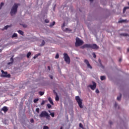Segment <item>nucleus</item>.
I'll return each mask as SVG.
<instances>
[{
    "label": "nucleus",
    "instance_id": "f257e3e1",
    "mask_svg": "<svg viewBox=\"0 0 129 129\" xmlns=\"http://www.w3.org/2000/svg\"><path fill=\"white\" fill-rule=\"evenodd\" d=\"M19 6H20V4H14V5L13 6L10 12V14L12 17H13L14 15H16L17 12H18V8Z\"/></svg>",
    "mask_w": 129,
    "mask_h": 129
},
{
    "label": "nucleus",
    "instance_id": "f03ea898",
    "mask_svg": "<svg viewBox=\"0 0 129 129\" xmlns=\"http://www.w3.org/2000/svg\"><path fill=\"white\" fill-rule=\"evenodd\" d=\"M40 117H46V119H50V115L46 111H43L39 114Z\"/></svg>",
    "mask_w": 129,
    "mask_h": 129
},
{
    "label": "nucleus",
    "instance_id": "7ed1b4c3",
    "mask_svg": "<svg viewBox=\"0 0 129 129\" xmlns=\"http://www.w3.org/2000/svg\"><path fill=\"white\" fill-rule=\"evenodd\" d=\"M83 41L81 40L79 38L77 37L76 38V43H75V46L76 47H79V46H82L84 44Z\"/></svg>",
    "mask_w": 129,
    "mask_h": 129
},
{
    "label": "nucleus",
    "instance_id": "20e7f679",
    "mask_svg": "<svg viewBox=\"0 0 129 129\" xmlns=\"http://www.w3.org/2000/svg\"><path fill=\"white\" fill-rule=\"evenodd\" d=\"M2 74L1 75V77H3L4 78H10L11 75L10 74H8V72H5L3 70H1Z\"/></svg>",
    "mask_w": 129,
    "mask_h": 129
},
{
    "label": "nucleus",
    "instance_id": "39448f33",
    "mask_svg": "<svg viewBox=\"0 0 129 129\" xmlns=\"http://www.w3.org/2000/svg\"><path fill=\"white\" fill-rule=\"evenodd\" d=\"M75 99L77 102H78L79 107H80V108H83V106L82 105V100L80 99V97L79 96H76Z\"/></svg>",
    "mask_w": 129,
    "mask_h": 129
},
{
    "label": "nucleus",
    "instance_id": "423d86ee",
    "mask_svg": "<svg viewBox=\"0 0 129 129\" xmlns=\"http://www.w3.org/2000/svg\"><path fill=\"white\" fill-rule=\"evenodd\" d=\"M63 58L65 61V62L67 63V64H70V57H69V55H68V54L67 53H63Z\"/></svg>",
    "mask_w": 129,
    "mask_h": 129
},
{
    "label": "nucleus",
    "instance_id": "0eeeda50",
    "mask_svg": "<svg viewBox=\"0 0 129 129\" xmlns=\"http://www.w3.org/2000/svg\"><path fill=\"white\" fill-rule=\"evenodd\" d=\"M93 85H90L88 87H90L92 90H94L96 88V83L95 82H92Z\"/></svg>",
    "mask_w": 129,
    "mask_h": 129
},
{
    "label": "nucleus",
    "instance_id": "6e6552de",
    "mask_svg": "<svg viewBox=\"0 0 129 129\" xmlns=\"http://www.w3.org/2000/svg\"><path fill=\"white\" fill-rule=\"evenodd\" d=\"M85 48H91V44H85L81 46V49H85Z\"/></svg>",
    "mask_w": 129,
    "mask_h": 129
},
{
    "label": "nucleus",
    "instance_id": "1a4fd4ad",
    "mask_svg": "<svg viewBox=\"0 0 129 129\" xmlns=\"http://www.w3.org/2000/svg\"><path fill=\"white\" fill-rule=\"evenodd\" d=\"M84 63L86 64L88 68H90V69H92V67L91 66V65H90V63H89V61H88V60L85 59Z\"/></svg>",
    "mask_w": 129,
    "mask_h": 129
},
{
    "label": "nucleus",
    "instance_id": "9d476101",
    "mask_svg": "<svg viewBox=\"0 0 129 129\" xmlns=\"http://www.w3.org/2000/svg\"><path fill=\"white\" fill-rule=\"evenodd\" d=\"M98 48H99L98 46H97L96 44H91V49L97 50V49H98Z\"/></svg>",
    "mask_w": 129,
    "mask_h": 129
},
{
    "label": "nucleus",
    "instance_id": "9b49d317",
    "mask_svg": "<svg viewBox=\"0 0 129 129\" xmlns=\"http://www.w3.org/2000/svg\"><path fill=\"white\" fill-rule=\"evenodd\" d=\"M9 110V108L7 106H4L2 109L1 111H4L5 113H6Z\"/></svg>",
    "mask_w": 129,
    "mask_h": 129
},
{
    "label": "nucleus",
    "instance_id": "f8f14e48",
    "mask_svg": "<svg viewBox=\"0 0 129 129\" xmlns=\"http://www.w3.org/2000/svg\"><path fill=\"white\" fill-rule=\"evenodd\" d=\"M10 62H8V65H11V64H13V63H14V57L13 56L11 57V58H10Z\"/></svg>",
    "mask_w": 129,
    "mask_h": 129
},
{
    "label": "nucleus",
    "instance_id": "ddd939ff",
    "mask_svg": "<svg viewBox=\"0 0 129 129\" xmlns=\"http://www.w3.org/2000/svg\"><path fill=\"white\" fill-rule=\"evenodd\" d=\"M48 101L52 104V105H54V103L53 102V101L52 100V98L51 97L48 98Z\"/></svg>",
    "mask_w": 129,
    "mask_h": 129
},
{
    "label": "nucleus",
    "instance_id": "4468645a",
    "mask_svg": "<svg viewBox=\"0 0 129 129\" xmlns=\"http://www.w3.org/2000/svg\"><path fill=\"white\" fill-rule=\"evenodd\" d=\"M39 56H41V53H38V54H35L33 57V59H36V58H38Z\"/></svg>",
    "mask_w": 129,
    "mask_h": 129
},
{
    "label": "nucleus",
    "instance_id": "2eb2a0df",
    "mask_svg": "<svg viewBox=\"0 0 129 129\" xmlns=\"http://www.w3.org/2000/svg\"><path fill=\"white\" fill-rule=\"evenodd\" d=\"M129 9V7H125L123 9V13L124 14L126 11V10Z\"/></svg>",
    "mask_w": 129,
    "mask_h": 129
},
{
    "label": "nucleus",
    "instance_id": "dca6fc26",
    "mask_svg": "<svg viewBox=\"0 0 129 129\" xmlns=\"http://www.w3.org/2000/svg\"><path fill=\"white\" fill-rule=\"evenodd\" d=\"M18 32L19 33V34H20V35H22V36H24V32H23L22 30H19L18 31Z\"/></svg>",
    "mask_w": 129,
    "mask_h": 129
},
{
    "label": "nucleus",
    "instance_id": "f3484780",
    "mask_svg": "<svg viewBox=\"0 0 129 129\" xmlns=\"http://www.w3.org/2000/svg\"><path fill=\"white\" fill-rule=\"evenodd\" d=\"M18 37V34L17 33H14L13 35L12 36V38H16Z\"/></svg>",
    "mask_w": 129,
    "mask_h": 129
},
{
    "label": "nucleus",
    "instance_id": "a211bd4d",
    "mask_svg": "<svg viewBox=\"0 0 129 129\" xmlns=\"http://www.w3.org/2000/svg\"><path fill=\"white\" fill-rule=\"evenodd\" d=\"M100 79H101V80L102 81H103V80H105V79H106L105 76H101L100 77Z\"/></svg>",
    "mask_w": 129,
    "mask_h": 129
},
{
    "label": "nucleus",
    "instance_id": "6ab92c4d",
    "mask_svg": "<svg viewBox=\"0 0 129 129\" xmlns=\"http://www.w3.org/2000/svg\"><path fill=\"white\" fill-rule=\"evenodd\" d=\"M11 27H12V25H7L4 27V29H5V30H8V28H11Z\"/></svg>",
    "mask_w": 129,
    "mask_h": 129
},
{
    "label": "nucleus",
    "instance_id": "aec40b11",
    "mask_svg": "<svg viewBox=\"0 0 129 129\" xmlns=\"http://www.w3.org/2000/svg\"><path fill=\"white\" fill-rule=\"evenodd\" d=\"M98 61L100 64L101 68H104V67H103V66H102V63H101V60H100V59H99Z\"/></svg>",
    "mask_w": 129,
    "mask_h": 129
},
{
    "label": "nucleus",
    "instance_id": "412c9836",
    "mask_svg": "<svg viewBox=\"0 0 129 129\" xmlns=\"http://www.w3.org/2000/svg\"><path fill=\"white\" fill-rule=\"evenodd\" d=\"M55 100L56 101H59V96L57 94H56Z\"/></svg>",
    "mask_w": 129,
    "mask_h": 129
},
{
    "label": "nucleus",
    "instance_id": "4be33fe9",
    "mask_svg": "<svg viewBox=\"0 0 129 129\" xmlns=\"http://www.w3.org/2000/svg\"><path fill=\"white\" fill-rule=\"evenodd\" d=\"M31 54H32V53H31V52H29L27 54V58H30V56H31Z\"/></svg>",
    "mask_w": 129,
    "mask_h": 129
},
{
    "label": "nucleus",
    "instance_id": "5701e85b",
    "mask_svg": "<svg viewBox=\"0 0 129 129\" xmlns=\"http://www.w3.org/2000/svg\"><path fill=\"white\" fill-rule=\"evenodd\" d=\"M45 45V41L43 40L41 44H40V47H43V46H44Z\"/></svg>",
    "mask_w": 129,
    "mask_h": 129
},
{
    "label": "nucleus",
    "instance_id": "b1692460",
    "mask_svg": "<svg viewBox=\"0 0 129 129\" xmlns=\"http://www.w3.org/2000/svg\"><path fill=\"white\" fill-rule=\"evenodd\" d=\"M126 21H127V20H121L119 21L118 22V23H124V22H126Z\"/></svg>",
    "mask_w": 129,
    "mask_h": 129
},
{
    "label": "nucleus",
    "instance_id": "393cba45",
    "mask_svg": "<svg viewBox=\"0 0 129 129\" xmlns=\"http://www.w3.org/2000/svg\"><path fill=\"white\" fill-rule=\"evenodd\" d=\"M55 21H53L52 23L50 24L49 27H53V26L55 25Z\"/></svg>",
    "mask_w": 129,
    "mask_h": 129
},
{
    "label": "nucleus",
    "instance_id": "a878e982",
    "mask_svg": "<svg viewBox=\"0 0 129 129\" xmlns=\"http://www.w3.org/2000/svg\"><path fill=\"white\" fill-rule=\"evenodd\" d=\"M121 99V94H120V96H118L117 97V100H120Z\"/></svg>",
    "mask_w": 129,
    "mask_h": 129
},
{
    "label": "nucleus",
    "instance_id": "bb28decb",
    "mask_svg": "<svg viewBox=\"0 0 129 129\" xmlns=\"http://www.w3.org/2000/svg\"><path fill=\"white\" fill-rule=\"evenodd\" d=\"M44 92H42V91H40L39 92V94L41 96H42V95H44Z\"/></svg>",
    "mask_w": 129,
    "mask_h": 129
},
{
    "label": "nucleus",
    "instance_id": "cd10ccee",
    "mask_svg": "<svg viewBox=\"0 0 129 129\" xmlns=\"http://www.w3.org/2000/svg\"><path fill=\"white\" fill-rule=\"evenodd\" d=\"M38 101H39V99L37 98V99H34L33 101L34 103H37V102H38Z\"/></svg>",
    "mask_w": 129,
    "mask_h": 129
},
{
    "label": "nucleus",
    "instance_id": "c85d7f7f",
    "mask_svg": "<svg viewBox=\"0 0 129 129\" xmlns=\"http://www.w3.org/2000/svg\"><path fill=\"white\" fill-rule=\"evenodd\" d=\"M50 115L51 116H52V117H54L55 116V113L54 112L50 113Z\"/></svg>",
    "mask_w": 129,
    "mask_h": 129
},
{
    "label": "nucleus",
    "instance_id": "c756f323",
    "mask_svg": "<svg viewBox=\"0 0 129 129\" xmlns=\"http://www.w3.org/2000/svg\"><path fill=\"white\" fill-rule=\"evenodd\" d=\"M79 126L80 127H81V128L84 129V127H83V125H82V123H80Z\"/></svg>",
    "mask_w": 129,
    "mask_h": 129
},
{
    "label": "nucleus",
    "instance_id": "7c9ffc66",
    "mask_svg": "<svg viewBox=\"0 0 129 129\" xmlns=\"http://www.w3.org/2000/svg\"><path fill=\"white\" fill-rule=\"evenodd\" d=\"M35 111H36V112H37V113H39V112H40V109L39 108H37L36 109Z\"/></svg>",
    "mask_w": 129,
    "mask_h": 129
},
{
    "label": "nucleus",
    "instance_id": "2f4dec72",
    "mask_svg": "<svg viewBox=\"0 0 129 129\" xmlns=\"http://www.w3.org/2000/svg\"><path fill=\"white\" fill-rule=\"evenodd\" d=\"M47 106L48 108H51V107H52V106L50 104H47Z\"/></svg>",
    "mask_w": 129,
    "mask_h": 129
},
{
    "label": "nucleus",
    "instance_id": "473e14b6",
    "mask_svg": "<svg viewBox=\"0 0 129 129\" xmlns=\"http://www.w3.org/2000/svg\"><path fill=\"white\" fill-rule=\"evenodd\" d=\"M4 3H1L0 5V10L2 9V7L4 6Z\"/></svg>",
    "mask_w": 129,
    "mask_h": 129
},
{
    "label": "nucleus",
    "instance_id": "72a5a7b5",
    "mask_svg": "<svg viewBox=\"0 0 129 129\" xmlns=\"http://www.w3.org/2000/svg\"><path fill=\"white\" fill-rule=\"evenodd\" d=\"M55 59H58L59 58V54L57 53L55 57Z\"/></svg>",
    "mask_w": 129,
    "mask_h": 129
},
{
    "label": "nucleus",
    "instance_id": "f704fd0d",
    "mask_svg": "<svg viewBox=\"0 0 129 129\" xmlns=\"http://www.w3.org/2000/svg\"><path fill=\"white\" fill-rule=\"evenodd\" d=\"M92 55H93L94 58H96V54H95V53L93 52L92 53Z\"/></svg>",
    "mask_w": 129,
    "mask_h": 129
},
{
    "label": "nucleus",
    "instance_id": "c9c22d12",
    "mask_svg": "<svg viewBox=\"0 0 129 129\" xmlns=\"http://www.w3.org/2000/svg\"><path fill=\"white\" fill-rule=\"evenodd\" d=\"M43 129H49V127L48 126H44Z\"/></svg>",
    "mask_w": 129,
    "mask_h": 129
},
{
    "label": "nucleus",
    "instance_id": "e433bc0d",
    "mask_svg": "<svg viewBox=\"0 0 129 129\" xmlns=\"http://www.w3.org/2000/svg\"><path fill=\"white\" fill-rule=\"evenodd\" d=\"M45 104V101L43 100L41 103V105H44Z\"/></svg>",
    "mask_w": 129,
    "mask_h": 129
},
{
    "label": "nucleus",
    "instance_id": "4c0bfd02",
    "mask_svg": "<svg viewBox=\"0 0 129 129\" xmlns=\"http://www.w3.org/2000/svg\"><path fill=\"white\" fill-rule=\"evenodd\" d=\"M30 122H31V123H34V119H31Z\"/></svg>",
    "mask_w": 129,
    "mask_h": 129
},
{
    "label": "nucleus",
    "instance_id": "58836bf2",
    "mask_svg": "<svg viewBox=\"0 0 129 129\" xmlns=\"http://www.w3.org/2000/svg\"><path fill=\"white\" fill-rule=\"evenodd\" d=\"M116 106H117V103H116V102H115L114 107H115V108H116Z\"/></svg>",
    "mask_w": 129,
    "mask_h": 129
},
{
    "label": "nucleus",
    "instance_id": "ea45409f",
    "mask_svg": "<svg viewBox=\"0 0 129 129\" xmlns=\"http://www.w3.org/2000/svg\"><path fill=\"white\" fill-rule=\"evenodd\" d=\"M45 23H49V20H48V19H45Z\"/></svg>",
    "mask_w": 129,
    "mask_h": 129
},
{
    "label": "nucleus",
    "instance_id": "a19ab883",
    "mask_svg": "<svg viewBox=\"0 0 129 129\" xmlns=\"http://www.w3.org/2000/svg\"><path fill=\"white\" fill-rule=\"evenodd\" d=\"M96 93H99V90H98V89H96Z\"/></svg>",
    "mask_w": 129,
    "mask_h": 129
},
{
    "label": "nucleus",
    "instance_id": "79ce46f5",
    "mask_svg": "<svg viewBox=\"0 0 129 129\" xmlns=\"http://www.w3.org/2000/svg\"><path fill=\"white\" fill-rule=\"evenodd\" d=\"M65 27V22H64L62 24V28Z\"/></svg>",
    "mask_w": 129,
    "mask_h": 129
},
{
    "label": "nucleus",
    "instance_id": "37998d69",
    "mask_svg": "<svg viewBox=\"0 0 129 129\" xmlns=\"http://www.w3.org/2000/svg\"><path fill=\"white\" fill-rule=\"evenodd\" d=\"M109 124H112V122L111 121H109Z\"/></svg>",
    "mask_w": 129,
    "mask_h": 129
},
{
    "label": "nucleus",
    "instance_id": "c03bdc74",
    "mask_svg": "<svg viewBox=\"0 0 129 129\" xmlns=\"http://www.w3.org/2000/svg\"><path fill=\"white\" fill-rule=\"evenodd\" d=\"M48 70L50 71V70H51V68L48 66Z\"/></svg>",
    "mask_w": 129,
    "mask_h": 129
},
{
    "label": "nucleus",
    "instance_id": "a18cd8bd",
    "mask_svg": "<svg viewBox=\"0 0 129 129\" xmlns=\"http://www.w3.org/2000/svg\"><path fill=\"white\" fill-rule=\"evenodd\" d=\"M50 78H51V79H53V76H49Z\"/></svg>",
    "mask_w": 129,
    "mask_h": 129
},
{
    "label": "nucleus",
    "instance_id": "49530a36",
    "mask_svg": "<svg viewBox=\"0 0 129 129\" xmlns=\"http://www.w3.org/2000/svg\"><path fill=\"white\" fill-rule=\"evenodd\" d=\"M90 2L91 3H92V2H93V0H90Z\"/></svg>",
    "mask_w": 129,
    "mask_h": 129
},
{
    "label": "nucleus",
    "instance_id": "de8ad7c7",
    "mask_svg": "<svg viewBox=\"0 0 129 129\" xmlns=\"http://www.w3.org/2000/svg\"><path fill=\"white\" fill-rule=\"evenodd\" d=\"M127 52H129V48L127 49Z\"/></svg>",
    "mask_w": 129,
    "mask_h": 129
},
{
    "label": "nucleus",
    "instance_id": "09e8293b",
    "mask_svg": "<svg viewBox=\"0 0 129 129\" xmlns=\"http://www.w3.org/2000/svg\"><path fill=\"white\" fill-rule=\"evenodd\" d=\"M119 62H120V61H121V59L120 58V59H119Z\"/></svg>",
    "mask_w": 129,
    "mask_h": 129
},
{
    "label": "nucleus",
    "instance_id": "8fccbe9b",
    "mask_svg": "<svg viewBox=\"0 0 129 129\" xmlns=\"http://www.w3.org/2000/svg\"><path fill=\"white\" fill-rule=\"evenodd\" d=\"M2 51H3L2 49H0V53H1Z\"/></svg>",
    "mask_w": 129,
    "mask_h": 129
},
{
    "label": "nucleus",
    "instance_id": "3c124183",
    "mask_svg": "<svg viewBox=\"0 0 129 129\" xmlns=\"http://www.w3.org/2000/svg\"><path fill=\"white\" fill-rule=\"evenodd\" d=\"M60 129H63V127H60Z\"/></svg>",
    "mask_w": 129,
    "mask_h": 129
},
{
    "label": "nucleus",
    "instance_id": "603ef678",
    "mask_svg": "<svg viewBox=\"0 0 129 129\" xmlns=\"http://www.w3.org/2000/svg\"><path fill=\"white\" fill-rule=\"evenodd\" d=\"M66 31H68V28H66Z\"/></svg>",
    "mask_w": 129,
    "mask_h": 129
},
{
    "label": "nucleus",
    "instance_id": "864d4df0",
    "mask_svg": "<svg viewBox=\"0 0 129 129\" xmlns=\"http://www.w3.org/2000/svg\"><path fill=\"white\" fill-rule=\"evenodd\" d=\"M128 6H129V2L128 3Z\"/></svg>",
    "mask_w": 129,
    "mask_h": 129
},
{
    "label": "nucleus",
    "instance_id": "5fc2aeb1",
    "mask_svg": "<svg viewBox=\"0 0 129 129\" xmlns=\"http://www.w3.org/2000/svg\"><path fill=\"white\" fill-rule=\"evenodd\" d=\"M23 27H26V26H25L24 25H23Z\"/></svg>",
    "mask_w": 129,
    "mask_h": 129
}]
</instances>
